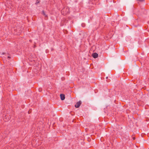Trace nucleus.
<instances>
[{
    "label": "nucleus",
    "instance_id": "nucleus-1",
    "mask_svg": "<svg viewBox=\"0 0 149 149\" xmlns=\"http://www.w3.org/2000/svg\"><path fill=\"white\" fill-rule=\"evenodd\" d=\"M61 13L63 15H65L68 14L70 13L69 9L67 6H65L61 10Z\"/></svg>",
    "mask_w": 149,
    "mask_h": 149
},
{
    "label": "nucleus",
    "instance_id": "nucleus-2",
    "mask_svg": "<svg viewBox=\"0 0 149 149\" xmlns=\"http://www.w3.org/2000/svg\"><path fill=\"white\" fill-rule=\"evenodd\" d=\"M81 104V102L79 101L77 102L75 105V107L76 108H79Z\"/></svg>",
    "mask_w": 149,
    "mask_h": 149
},
{
    "label": "nucleus",
    "instance_id": "nucleus-3",
    "mask_svg": "<svg viewBox=\"0 0 149 149\" xmlns=\"http://www.w3.org/2000/svg\"><path fill=\"white\" fill-rule=\"evenodd\" d=\"M92 56L94 58H96L98 57V54L96 53H94L92 54Z\"/></svg>",
    "mask_w": 149,
    "mask_h": 149
},
{
    "label": "nucleus",
    "instance_id": "nucleus-4",
    "mask_svg": "<svg viewBox=\"0 0 149 149\" xmlns=\"http://www.w3.org/2000/svg\"><path fill=\"white\" fill-rule=\"evenodd\" d=\"M60 97L61 100H64L65 99V95L63 94H61L60 95Z\"/></svg>",
    "mask_w": 149,
    "mask_h": 149
},
{
    "label": "nucleus",
    "instance_id": "nucleus-5",
    "mask_svg": "<svg viewBox=\"0 0 149 149\" xmlns=\"http://www.w3.org/2000/svg\"><path fill=\"white\" fill-rule=\"evenodd\" d=\"M42 14L44 15L45 17H48L47 15L46 14L44 10H42Z\"/></svg>",
    "mask_w": 149,
    "mask_h": 149
},
{
    "label": "nucleus",
    "instance_id": "nucleus-6",
    "mask_svg": "<svg viewBox=\"0 0 149 149\" xmlns=\"http://www.w3.org/2000/svg\"><path fill=\"white\" fill-rule=\"evenodd\" d=\"M39 3V1L38 0H36V2L35 3V4H37L38 3Z\"/></svg>",
    "mask_w": 149,
    "mask_h": 149
},
{
    "label": "nucleus",
    "instance_id": "nucleus-7",
    "mask_svg": "<svg viewBox=\"0 0 149 149\" xmlns=\"http://www.w3.org/2000/svg\"><path fill=\"white\" fill-rule=\"evenodd\" d=\"M137 1H139L140 2H143L145 0H136Z\"/></svg>",
    "mask_w": 149,
    "mask_h": 149
},
{
    "label": "nucleus",
    "instance_id": "nucleus-8",
    "mask_svg": "<svg viewBox=\"0 0 149 149\" xmlns=\"http://www.w3.org/2000/svg\"><path fill=\"white\" fill-rule=\"evenodd\" d=\"M132 139L133 140H134L135 139V137H133Z\"/></svg>",
    "mask_w": 149,
    "mask_h": 149
},
{
    "label": "nucleus",
    "instance_id": "nucleus-9",
    "mask_svg": "<svg viewBox=\"0 0 149 149\" xmlns=\"http://www.w3.org/2000/svg\"><path fill=\"white\" fill-rule=\"evenodd\" d=\"M28 113H30V111H28Z\"/></svg>",
    "mask_w": 149,
    "mask_h": 149
},
{
    "label": "nucleus",
    "instance_id": "nucleus-10",
    "mask_svg": "<svg viewBox=\"0 0 149 149\" xmlns=\"http://www.w3.org/2000/svg\"><path fill=\"white\" fill-rule=\"evenodd\" d=\"M7 2H10V1H7Z\"/></svg>",
    "mask_w": 149,
    "mask_h": 149
},
{
    "label": "nucleus",
    "instance_id": "nucleus-11",
    "mask_svg": "<svg viewBox=\"0 0 149 149\" xmlns=\"http://www.w3.org/2000/svg\"><path fill=\"white\" fill-rule=\"evenodd\" d=\"M8 58H10V56H8Z\"/></svg>",
    "mask_w": 149,
    "mask_h": 149
},
{
    "label": "nucleus",
    "instance_id": "nucleus-12",
    "mask_svg": "<svg viewBox=\"0 0 149 149\" xmlns=\"http://www.w3.org/2000/svg\"><path fill=\"white\" fill-rule=\"evenodd\" d=\"M107 78H108V77H107L106 78V79H107Z\"/></svg>",
    "mask_w": 149,
    "mask_h": 149
}]
</instances>
